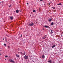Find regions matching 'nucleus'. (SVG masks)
Returning a JSON list of instances; mask_svg holds the SVG:
<instances>
[{
    "label": "nucleus",
    "instance_id": "obj_1",
    "mask_svg": "<svg viewBox=\"0 0 63 63\" xmlns=\"http://www.w3.org/2000/svg\"><path fill=\"white\" fill-rule=\"evenodd\" d=\"M9 61L10 62H11L12 63H15V61H14L13 60V59H10L9 60Z\"/></svg>",
    "mask_w": 63,
    "mask_h": 63
},
{
    "label": "nucleus",
    "instance_id": "obj_2",
    "mask_svg": "<svg viewBox=\"0 0 63 63\" xmlns=\"http://www.w3.org/2000/svg\"><path fill=\"white\" fill-rule=\"evenodd\" d=\"M28 57L26 55H25L24 57V59H26V60H27V59H28Z\"/></svg>",
    "mask_w": 63,
    "mask_h": 63
},
{
    "label": "nucleus",
    "instance_id": "obj_3",
    "mask_svg": "<svg viewBox=\"0 0 63 63\" xmlns=\"http://www.w3.org/2000/svg\"><path fill=\"white\" fill-rule=\"evenodd\" d=\"M29 25L30 26H33V25H34V23H32V22H31V23H30L29 24Z\"/></svg>",
    "mask_w": 63,
    "mask_h": 63
},
{
    "label": "nucleus",
    "instance_id": "obj_4",
    "mask_svg": "<svg viewBox=\"0 0 63 63\" xmlns=\"http://www.w3.org/2000/svg\"><path fill=\"white\" fill-rule=\"evenodd\" d=\"M21 53L22 54L21 55H25V52H24L23 53H22L21 52Z\"/></svg>",
    "mask_w": 63,
    "mask_h": 63
},
{
    "label": "nucleus",
    "instance_id": "obj_5",
    "mask_svg": "<svg viewBox=\"0 0 63 63\" xmlns=\"http://www.w3.org/2000/svg\"><path fill=\"white\" fill-rule=\"evenodd\" d=\"M44 27H45V28H48L49 27L47 26H44Z\"/></svg>",
    "mask_w": 63,
    "mask_h": 63
},
{
    "label": "nucleus",
    "instance_id": "obj_6",
    "mask_svg": "<svg viewBox=\"0 0 63 63\" xmlns=\"http://www.w3.org/2000/svg\"><path fill=\"white\" fill-rule=\"evenodd\" d=\"M56 46L55 45H53V46H52V48H53V47H54Z\"/></svg>",
    "mask_w": 63,
    "mask_h": 63
},
{
    "label": "nucleus",
    "instance_id": "obj_7",
    "mask_svg": "<svg viewBox=\"0 0 63 63\" xmlns=\"http://www.w3.org/2000/svg\"><path fill=\"white\" fill-rule=\"evenodd\" d=\"M16 56L17 57L19 58V55L17 54H16Z\"/></svg>",
    "mask_w": 63,
    "mask_h": 63
},
{
    "label": "nucleus",
    "instance_id": "obj_8",
    "mask_svg": "<svg viewBox=\"0 0 63 63\" xmlns=\"http://www.w3.org/2000/svg\"><path fill=\"white\" fill-rule=\"evenodd\" d=\"M42 57L43 58H45V56L43 55L42 56Z\"/></svg>",
    "mask_w": 63,
    "mask_h": 63
},
{
    "label": "nucleus",
    "instance_id": "obj_9",
    "mask_svg": "<svg viewBox=\"0 0 63 63\" xmlns=\"http://www.w3.org/2000/svg\"><path fill=\"white\" fill-rule=\"evenodd\" d=\"M48 62H49L50 63H51V60H50L49 61H48Z\"/></svg>",
    "mask_w": 63,
    "mask_h": 63
},
{
    "label": "nucleus",
    "instance_id": "obj_10",
    "mask_svg": "<svg viewBox=\"0 0 63 63\" xmlns=\"http://www.w3.org/2000/svg\"><path fill=\"white\" fill-rule=\"evenodd\" d=\"M52 20V19H50L48 20V21H49V22H50V21H51Z\"/></svg>",
    "mask_w": 63,
    "mask_h": 63
},
{
    "label": "nucleus",
    "instance_id": "obj_11",
    "mask_svg": "<svg viewBox=\"0 0 63 63\" xmlns=\"http://www.w3.org/2000/svg\"><path fill=\"white\" fill-rule=\"evenodd\" d=\"M46 38V36H45L42 37V39H45V38Z\"/></svg>",
    "mask_w": 63,
    "mask_h": 63
},
{
    "label": "nucleus",
    "instance_id": "obj_12",
    "mask_svg": "<svg viewBox=\"0 0 63 63\" xmlns=\"http://www.w3.org/2000/svg\"><path fill=\"white\" fill-rule=\"evenodd\" d=\"M16 13H18V12H19V11H18V10H17L16 11Z\"/></svg>",
    "mask_w": 63,
    "mask_h": 63
},
{
    "label": "nucleus",
    "instance_id": "obj_13",
    "mask_svg": "<svg viewBox=\"0 0 63 63\" xmlns=\"http://www.w3.org/2000/svg\"><path fill=\"white\" fill-rule=\"evenodd\" d=\"M62 5V4H61V3H59L58 4V6H59V5Z\"/></svg>",
    "mask_w": 63,
    "mask_h": 63
},
{
    "label": "nucleus",
    "instance_id": "obj_14",
    "mask_svg": "<svg viewBox=\"0 0 63 63\" xmlns=\"http://www.w3.org/2000/svg\"><path fill=\"white\" fill-rule=\"evenodd\" d=\"M53 24H54L52 22L51 23V25H53Z\"/></svg>",
    "mask_w": 63,
    "mask_h": 63
},
{
    "label": "nucleus",
    "instance_id": "obj_15",
    "mask_svg": "<svg viewBox=\"0 0 63 63\" xmlns=\"http://www.w3.org/2000/svg\"><path fill=\"white\" fill-rule=\"evenodd\" d=\"M10 19H13V17H10Z\"/></svg>",
    "mask_w": 63,
    "mask_h": 63
},
{
    "label": "nucleus",
    "instance_id": "obj_16",
    "mask_svg": "<svg viewBox=\"0 0 63 63\" xmlns=\"http://www.w3.org/2000/svg\"><path fill=\"white\" fill-rule=\"evenodd\" d=\"M52 30H51V34H52V33H53V32H52Z\"/></svg>",
    "mask_w": 63,
    "mask_h": 63
},
{
    "label": "nucleus",
    "instance_id": "obj_17",
    "mask_svg": "<svg viewBox=\"0 0 63 63\" xmlns=\"http://www.w3.org/2000/svg\"><path fill=\"white\" fill-rule=\"evenodd\" d=\"M33 12H36V10H33Z\"/></svg>",
    "mask_w": 63,
    "mask_h": 63
},
{
    "label": "nucleus",
    "instance_id": "obj_18",
    "mask_svg": "<svg viewBox=\"0 0 63 63\" xmlns=\"http://www.w3.org/2000/svg\"><path fill=\"white\" fill-rule=\"evenodd\" d=\"M52 8H53V9H55V7H52Z\"/></svg>",
    "mask_w": 63,
    "mask_h": 63
},
{
    "label": "nucleus",
    "instance_id": "obj_19",
    "mask_svg": "<svg viewBox=\"0 0 63 63\" xmlns=\"http://www.w3.org/2000/svg\"><path fill=\"white\" fill-rule=\"evenodd\" d=\"M4 46H6V44H4Z\"/></svg>",
    "mask_w": 63,
    "mask_h": 63
},
{
    "label": "nucleus",
    "instance_id": "obj_20",
    "mask_svg": "<svg viewBox=\"0 0 63 63\" xmlns=\"http://www.w3.org/2000/svg\"><path fill=\"white\" fill-rule=\"evenodd\" d=\"M8 48H10V46H8Z\"/></svg>",
    "mask_w": 63,
    "mask_h": 63
},
{
    "label": "nucleus",
    "instance_id": "obj_21",
    "mask_svg": "<svg viewBox=\"0 0 63 63\" xmlns=\"http://www.w3.org/2000/svg\"><path fill=\"white\" fill-rule=\"evenodd\" d=\"M20 53V52H18L17 53L18 54H19V53Z\"/></svg>",
    "mask_w": 63,
    "mask_h": 63
},
{
    "label": "nucleus",
    "instance_id": "obj_22",
    "mask_svg": "<svg viewBox=\"0 0 63 63\" xmlns=\"http://www.w3.org/2000/svg\"><path fill=\"white\" fill-rule=\"evenodd\" d=\"M5 57H8V56H5Z\"/></svg>",
    "mask_w": 63,
    "mask_h": 63
},
{
    "label": "nucleus",
    "instance_id": "obj_23",
    "mask_svg": "<svg viewBox=\"0 0 63 63\" xmlns=\"http://www.w3.org/2000/svg\"><path fill=\"white\" fill-rule=\"evenodd\" d=\"M11 5H10V6L9 7H11Z\"/></svg>",
    "mask_w": 63,
    "mask_h": 63
},
{
    "label": "nucleus",
    "instance_id": "obj_24",
    "mask_svg": "<svg viewBox=\"0 0 63 63\" xmlns=\"http://www.w3.org/2000/svg\"><path fill=\"white\" fill-rule=\"evenodd\" d=\"M41 1H43V0H40Z\"/></svg>",
    "mask_w": 63,
    "mask_h": 63
},
{
    "label": "nucleus",
    "instance_id": "obj_25",
    "mask_svg": "<svg viewBox=\"0 0 63 63\" xmlns=\"http://www.w3.org/2000/svg\"><path fill=\"white\" fill-rule=\"evenodd\" d=\"M44 30V28L43 29V30Z\"/></svg>",
    "mask_w": 63,
    "mask_h": 63
},
{
    "label": "nucleus",
    "instance_id": "obj_26",
    "mask_svg": "<svg viewBox=\"0 0 63 63\" xmlns=\"http://www.w3.org/2000/svg\"><path fill=\"white\" fill-rule=\"evenodd\" d=\"M22 36V35H21V37Z\"/></svg>",
    "mask_w": 63,
    "mask_h": 63
},
{
    "label": "nucleus",
    "instance_id": "obj_27",
    "mask_svg": "<svg viewBox=\"0 0 63 63\" xmlns=\"http://www.w3.org/2000/svg\"><path fill=\"white\" fill-rule=\"evenodd\" d=\"M27 5H28V3H27Z\"/></svg>",
    "mask_w": 63,
    "mask_h": 63
},
{
    "label": "nucleus",
    "instance_id": "obj_28",
    "mask_svg": "<svg viewBox=\"0 0 63 63\" xmlns=\"http://www.w3.org/2000/svg\"><path fill=\"white\" fill-rule=\"evenodd\" d=\"M39 11H40V10L39 9Z\"/></svg>",
    "mask_w": 63,
    "mask_h": 63
},
{
    "label": "nucleus",
    "instance_id": "obj_29",
    "mask_svg": "<svg viewBox=\"0 0 63 63\" xmlns=\"http://www.w3.org/2000/svg\"><path fill=\"white\" fill-rule=\"evenodd\" d=\"M1 3V2H0V3Z\"/></svg>",
    "mask_w": 63,
    "mask_h": 63
},
{
    "label": "nucleus",
    "instance_id": "obj_30",
    "mask_svg": "<svg viewBox=\"0 0 63 63\" xmlns=\"http://www.w3.org/2000/svg\"><path fill=\"white\" fill-rule=\"evenodd\" d=\"M4 39L3 38V40H4Z\"/></svg>",
    "mask_w": 63,
    "mask_h": 63
},
{
    "label": "nucleus",
    "instance_id": "obj_31",
    "mask_svg": "<svg viewBox=\"0 0 63 63\" xmlns=\"http://www.w3.org/2000/svg\"><path fill=\"white\" fill-rule=\"evenodd\" d=\"M5 60H6V59H5Z\"/></svg>",
    "mask_w": 63,
    "mask_h": 63
},
{
    "label": "nucleus",
    "instance_id": "obj_32",
    "mask_svg": "<svg viewBox=\"0 0 63 63\" xmlns=\"http://www.w3.org/2000/svg\"><path fill=\"white\" fill-rule=\"evenodd\" d=\"M0 55H1V54H0Z\"/></svg>",
    "mask_w": 63,
    "mask_h": 63
},
{
    "label": "nucleus",
    "instance_id": "obj_33",
    "mask_svg": "<svg viewBox=\"0 0 63 63\" xmlns=\"http://www.w3.org/2000/svg\"><path fill=\"white\" fill-rule=\"evenodd\" d=\"M49 4H50V3Z\"/></svg>",
    "mask_w": 63,
    "mask_h": 63
},
{
    "label": "nucleus",
    "instance_id": "obj_34",
    "mask_svg": "<svg viewBox=\"0 0 63 63\" xmlns=\"http://www.w3.org/2000/svg\"><path fill=\"white\" fill-rule=\"evenodd\" d=\"M6 42H7V41H6Z\"/></svg>",
    "mask_w": 63,
    "mask_h": 63
},
{
    "label": "nucleus",
    "instance_id": "obj_35",
    "mask_svg": "<svg viewBox=\"0 0 63 63\" xmlns=\"http://www.w3.org/2000/svg\"><path fill=\"white\" fill-rule=\"evenodd\" d=\"M33 62H34V61H33Z\"/></svg>",
    "mask_w": 63,
    "mask_h": 63
}]
</instances>
